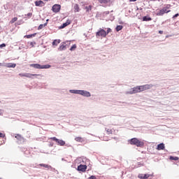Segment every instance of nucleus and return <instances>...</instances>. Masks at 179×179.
<instances>
[{
    "label": "nucleus",
    "mask_w": 179,
    "mask_h": 179,
    "mask_svg": "<svg viewBox=\"0 0 179 179\" xmlns=\"http://www.w3.org/2000/svg\"><path fill=\"white\" fill-rule=\"evenodd\" d=\"M130 2H136V0H129Z\"/></svg>",
    "instance_id": "41"
},
{
    "label": "nucleus",
    "mask_w": 179,
    "mask_h": 179,
    "mask_svg": "<svg viewBox=\"0 0 179 179\" xmlns=\"http://www.w3.org/2000/svg\"><path fill=\"white\" fill-rule=\"evenodd\" d=\"M153 175H150V174H143V173H140L138 174V177L140 179H148L149 178V177L152 176Z\"/></svg>",
    "instance_id": "11"
},
{
    "label": "nucleus",
    "mask_w": 179,
    "mask_h": 179,
    "mask_svg": "<svg viewBox=\"0 0 179 179\" xmlns=\"http://www.w3.org/2000/svg\"><path fill=\"white\" fill-rule=\"evenodd\" d=\"M20 78H29L31 79V76H43L41 74H31L29 73H19Z\"/></svg>",
    "instance_id": "5"
},
{
    "label": "nucleus",
    "mask_w": 179,
    "mask_h": 179,
    "mask_svg": "<svg viewBox=\"0 0 179 179\" xmlns=\"http://www.w3.org/2000/svg\"><path fill=\"white\" fill-rule=\"evenodd\" d=\"M0 138H5V134L0 133Z\"/></svg>",
    "instance_id": "38"
},
{
    "label": "nucleus",
    "mask_w": 179,
    "mask_h": 179,
    "mask_svg": "<svg viewBox=\"0 0 179 179\" xmlns=\"http://www.w3.org/2000/svg\"><path fill=\"white\" fill-rule=\"evenodd\" d=\"M152 20V18L150 17L144 16L143 17V22H150Z\"/></svg>",
    "instance_id": "17"
},
{
    "label": "nucleus",
    "mask_w": 179,
    "mask_h": 179,
    "mask_svg": "<svg viewBox=\"0 0 179 179\" xmlns=\"http://www.w3.org/2000/svg\"><path fill=\"white\" fill-rule=\"evenodd\" d=\"M89 179H96V176H92L89 178Z\"/></svg>",
    "instance_id": "39"
},
{
    "label": "nucleus",
    "mask_w": 179,
    "mask_h": 179,
    "mask_svg": "<svg viewBox=\"0 0 179 179\" xmlns=\"http://www.w3.org/2000/svg\"><path fill=\"white\" fill-rule=\"evenodd\" d=\"M50 139L56 142L59 146H65V141L64 140H59L57 137H51Z\"/></svg>",
    "instance_id": "7"
},
{
    "label": "nucleus",
    "mask_w": 179,
    "mask_h": 179,
    "mask_svg": "<svg viewBox=\"0 0 179 179\" xmlns=\"http://www.w3.org/2000/svg\"><path fill=\"white\" fill-rule=\"evenodd\" d=\"M111 31L112 30L110 28H108L107 31H106V36H107V34H108V33H111Z\"/></svg>",
    "instance_id": "34"
},
{
    "label": "nucleus",
    "mask_w": 179,
    "mask_h": 179,
    "mask_svg": "<svg viewBox=\"0 0 179 179\" xmlns=\"http://www.w3.org/2000/svg\"><path fill=\"white\" fill-rule=\"evenodd\" d=\"M107 36V32L103 29H99V30L96 32V37H103V38Z\"/></svg>",
    "instance_id": "4"
},
{
    "label": "nucleus",
    "mask_w": 179,
    "mask_h": 179,
    "mask_svg": "<svg viewBox=\"0 0 179 179\" xmlns=\"http://www.w3.org/2000/svg\"><path fill=\"white\" fill-rule=\"evenodd\" d=\"M166 146L164 145V143H162L157 145V150H164Z\"/></svg>",
    "instance_id": "13"
},
{
    "label": "nucleus",
    "mask_w": 179,
    "mask_h": 179,
    "mask_svg": "<svg viewBox=\"0 0 179 179\" xmlns=\"http://www.w3.org/2000/svg\"><path fill=\"white\" fill-rule=\"evenodd\" d=\"M87 169V166L86 165H82L78 166V171H83V173H85L86 171V169Z\"/></svg>",
    "instance_id": "12"
},
{
    "label": "nucleus",
    "mask_w": 179,
    "mask_h": 179,
    "mask_svg": "<svg viewBox=\"0 0 179 179\" xmlns=\"http://www.w3.org/2000/svg\"><path fill=\"white\" fill-rule=\"evenodd\" d=\"M59 43H61V40H54V41L52 42V45H58L59 44Z\"/></svg>",
    "instance_id": "22"
},
{
    "label": "nucleus",
    "mask_w": 179,
    "mask_h": 179,
    "mask_svg": "<svg viewBox=\"0 0 179 179\" xmlns=\"http://www.w3.org/2000/svg\"><path fill=\"white\" fill-rule=\"evenodd\" d=\"M44 5H45L44 1H43L41 0L35 1L36 6L43 7V6H44Z\"/></svg>",
    "instance_id": "14"
},
{
    "label": "nucleus",
    "mask_w": 179,
    "mask_h": 179,
    "mask_svg": "<svg viewBox=\"0 0 179 179\" xmlns=\"http://www.w3.org/2000/svg\"><path fill=\"white\" fill-rule=\"evenodd\" d=\"M45 1H48V0H45Z\"/></svg>",
    "instance_id": "44"
},
{
    "label": "nucleus",
    "mask_w": 179,
    "mask_h": 179,
    "mask_svg": "<svg viewBox=\"0 0 179 179\" xmlns=\"http://www.w3.org/2000/svg\"><path fill=\"white\" fill-rule=\"evenodd\" d=\"M3 47H6V45L5 43L0 45V48H3Z\"/></svg>",
    "instance_id": "37"
},
{
    "label": "nucleus",
    "mask_w": 179,
    "mask_h": 179,
    "mask_svg": "<svg viewBox=\"0 0 179 179\" xmlns=\"http://www.w3.org/2000/svg\"><path fill=\"white\" fill-rule=\"evenodd\" d=\"M129 143L130 145H134L135 146H137V148H143L145 146V142L136 138H133L129 141Z\"/></svg>",
    "instance_id": "1"
},
{
    "label": "nucleus",
    "mask_w": 179,
    "mask_h": 179,
    "mask_svg": "<svg viewBox=\"0 0 179 179\" xmlns=\"http://www.w3.org/2000/svg\"><path fill=\"white\" fill-rule=\"evenodd\" d=\"M24 37L27 38H31V37H36V34H30V35H27Z\"/></svg>",
    "instance_id": "28"
},
{
    "label": "nucleus",
    "mask_w": 179,
    "mask_h": 179,
    "mask_svg": "<svg viewBox=\"0 0 179 179\" xmlns=\"http://www.w3.org/2000/svg\"><path fill=\"white\" fill-rule=\"evenodd\" d=\"M73 8H74L75 13L79 12L80 10V8H79V5L78 4H75L73 6Z\"/></svg>",
    "instance_id": "18"
},
{
    "label": "nucleus",
    "mask_w": 179,
    "mask_h": 179,
    "mask_svg": "<svg viewBox=\"0 0 179 179\" xmlns=\"http://www.w3.org/2000/svg\"><path fill=\"white\" fill-rule=\"evenodd\" d=\"M106 132H108V134H113V130L111 129H108L106 130Z\"/></svg>",
    "instance_id": "32"
},
{
    "label": "nucleus",
    "mask_w": 179,
    "mask_h": 179,
    "mask_svg": "<svg viewBox=\"0 0 179 179\" xmlns=\"http://www.w3.org/2000/svg\"><path fill=\"white\" fill-rule=\"evenodd\" d=\"M80 94H81V96H84L85 97H90L91 96L90 92L85 90H80Z\"/></svg>",
    "instance_id": "10"
},
{
    "label": "nucleus",
    "mask_w": 179,
    "mask_h": 179,
    "mask_svg": "<svg viewBox=\"0 0 179 179\" xmlns=\"http://www.w3.org/2000/svg\"><path fill=\"white\" fill-rule=\"evenodd\" d=\"M136 93H141L139 86L133 87L131 91L127 92V94H135Z\"/></svg>",
    "instance_id": "8"
},
{
    "label": "nucleus",
    "mask_w": 179,
    "mask_h": 179,
    "mask_svg": "<svg viewBox=\"0 0 179 179\" xmlns=\"http://www.w3.org/2000/svg\"><path fill=\"white\" fill-rule=\"evenodd\" d=\"M93 8V6L90 5L89 6H85V10L87 13H89V12L92 11V9Z\"/></svg>",
    "instance_id": "16"
},
{
    "label": "nucleus",
    "mask_w": 179,
    "mask_h": 179,
    "mask_svg": "<svg viewBox=\"0 0 179 179\" xmlns=\"http://www.w3.org/2000/svg\"><path fill=\"white\" fill-rule=\"evenodd\" d=\"M170 8H171V4H166L165 7H164L162 9L159 10V12L157 13V16H163L164 13H169L171 12Z\"/></svg>",
    "instance_id": "2"
},
{
    "label": "nucleus",
    "mask_w": 179,
    "mask_h": 179,
    "mask_svg": "<svg viewBox=\"0 0 179 179\" xmlns=\"http://www.w3.org/2000/svg\"><path fill=\"white\" fill-rule=\"evenodd\" d=\"M153 85L152 84H146L144 85H140L138 86L140 88V93L141 92H145V90H149L150 89H152Z\"/></svg>",
    "instance_id": "6"
},
{
    "label": "nucleus",
    "mask_w": 179,
    "mask_h": 179,
    "mask_svg": "<svg viewBox=\"0 0 179 179\" xmlns=\"http://www.w3.org/2000/svg\"><path fill=\"white\" fill-rule=\"evenodd\" d=\"M7 68H16V64L8 63L7 64Z\"/></svg>",
    "instance_id": "21"
},
{
    "label": "nucleus",
    "mask_w": 179,
    "mask_h": 179,
    "mask_svg": "<svg viewBox=\"0 0 179 179\" xmlns=\"http://www.w3.org/2000/svg\"><path fill=\"white\" fill-rule=\"evenodd\" d=\"M27 16L31 17V13H28Z\"/></svg>",
    "instance_id": "43"
},
{
    "label": "nucleus",
    "mask_w": 179,
    "mask_h": 179,
    "mask_svg": "<svg viewBox=\"0 0 179 179\" xmlns=\"http://www.w3.org/2000/svg\"><path fill=\"white\" fill-rule=\"evenodd\" d=\"M29 66H31V68H34L35 69H48L51 68V65H49V64L41 65L38 64H30Z\"/></svg>",
    "instance_id": "3"
},
{
    "label": "nucleus",
    "mask_w": 179,
    "mask_h": 179,
    "mask_svg": "<svg viewBox=\"0 0 179 179\" xmlns=\"http://www.w3.org/2000/svg\"><path fill=\"white\" fill-rule=\"evenodd\" d=\"M38 166L41 167H45V169H51V166L45 164H40Z\"/></svg>",
    "instance_id": "19"
},
{
    "label": "nucleus",
    "mask_w": 179,
    "mask_h": 179,
    "mask_svg": "<svg viewBox=\"0 0 179 179\" xmlns=\"http://www.w3.org/2000/svg\"><path fill=\"white\" fill-rule=\"evenodd\" d=\"M64 24H66V26H69V24H71V21H66Z\"/></svg>",
    "instance_id": "36"
},
{
    "label": "nucleus",
    "mask_w": 179,
    "mask_h": 179,
    "mask_svg": "<svg viewBox=\"0 0 179 179\" xmlns=\"http://www.w3.org/2000/svg\"><path fill=\"white\" fill-rule=\"evenodd\" d=\"M75 141L76 142H80V143H83V142H85V138L82 137H76Z\"/></svg>",
    "instance_id": "15"
},
{
    "label": "nucleus",
    "mask_w": 179,
    "mask_h": 179,
    "mask_svg": "<svg viewBox=\"0 0 179 179\" xmlns=\"http://www.w3.org/2000/svg\"><path fill=\"white\" fill-rule=\"evenodd\" d=\"M178 16H179V14L177 13V14H176L175 15H173L172 18H173V19H176V17H178Z\"/></svg>",
    "instance_id": "35"
},
{
    "label": "nucleus",
    "mask_w": 179,
    "mask_h": 179,
    "mask_svg": "<svg viewBox=\"0 0 179 179\" xmlns=\"http://www.w3.org/2000/svg\"><path fill=\"white\" fill-rule=\"evenodd\" d=\"M15 138H16V139H17L18 141H22V139H23V137H22V135H20V134H17V135L15 136Z\"/></svg>",
    "instance_id": "27"
},
{
    "label": "nucleus",
    "mask_w": 179,
    "mask_h": 179,
    "mask_svg": "<svg viewBox=\"0 0 179 179\" xmlns=\"http://www.w3.org/2000/svg\"><path fill=\"white\" fill-rule=\"evenodd\" d=\"M122 25H117V27H116V31H121V30H122Z\"/></svg>",
    "instance_id": "26"
},
{
    "label": "nucleus",
    "mask_w": 179,
    "mask_h": 179,
    "mask_svg": "<svg viewBox=\"0 0 179 179\" xmlns=\"http://www.w3.org/2000/svg\"><path fill=\"white\" fill-rule=\"evenodd\" d=\"M70 93H73L74 94H80V90H70Z\"/></svg>",
    "instance_id": "23"
},
{
    "label": "nucleus",
    "mask_w": 179,
    "mask_h": 179,
    "mask_svg": "<svg viewBox=\"0 0 179 179\" xmlns=\"http://www.w3.org/2000/svg\"><path fill=\"white\" fill-rule=\"evenodd\" d=\"M66 45H61L59 48H58V50L59 51H64V50H66Z\"/></svg>",
    "instance_id": "20"
},
{
    "label": "nucleus",
    "mask_w": 179,
    "mask_h": 179,
    "mask_svg": "<svg viewBox=\"0 0 179 179\" xmlns=\"http://www.w3.org/2000/svg\"><path fill=\"white\" fill-rule=\"evenodd\" d=\"M74 50H76V44L73 45L70 48V51H73Z\"/></svg>",
    "instance_id": "30"
},
{
    "label": "nucleus",
    "mask_w": 179,
    "mask_h": 179,
    "mask_svg": "<svg viewBox=\"0 0 179 179\" xmlns=\"http://www.w3.org/2000/svg\"><path fill=\"white\" fill-rule=\"evenodd\" d=\"M169 159H170V160H175V161H177V160H178V157H173V156H171L170 157H169Z\"/></svg>",
    "instance_id": "29"
},
{
    "label": "nucleus",
    "mask_w": 179,
    "mask_h": 179,
    "mask_svg": "<svg viewBox=\"0 0 179 179\" xmlns=\"http://www.w3.org/2000/svg\"><path fill=\"white\" fill-rule=\"evenodd\" d=\"M159 34H163V31H159Z\"/></svg>",
    "instance_id": "42"
},
{
    "label": "nucleus",
    "mask_w": 179,
    "mask_h": 179,
    "mask_svg": "<svg viewBox=\"0 0 179 179\" xmlns=\"http://www.w3.org/2000/svg\"><path fill=\"white\" fill-rule=\"evenodd\" d=\"M38 29V30L43 29V24H40Z\"/></svg>",
    "instance_id": "40"
},
{
    "label": "nucleus",
    "mask_w": 179,
    "mask_h": 179,
    "mask_svg": "<svg viewBox=\"0 0 179 179\" xmlns=\"http://www.w3.org/2000/svg\"><path fill=\"white\" fill-rule=\"evenodd\" d=\"M52 10L54 13H58V12H59V10H61V5L59 4H55L52 7Z\"/></svg>",
    "instance_id": "9"
},
{
    "label": "nucleus",
    "mask_w": 179,
    "mask_h": 179,
    "mask_svg": "<svg viewBox=\"0 0 179 179\" xmlns=\"http://www.w3.org/2000/svg\"><path fill=\"white\" fill-rule=\"evenodd\" d=\"M66 24L65 23H64L61 27L60 29H64V27H66Z\"/></svg>",
    "instance_id": "33"
},
{
    "label": "nucleus",
    "mask_w": 179,
    "mask_h": 179,
    "mask_svg": "<svg viewBox=\"0 0 179 179\" xmlns=\"http://www.w3.org/2000/svg\"><path fill=\"white\" fill-rule=\"evenodd\" d=\"M31 47H34V45H36V42H29L28 43Z\"/></svg>",
    "instance_id": "31"
},
{
    "label": "nucleus",
    "mask_w": 179,
    "mask_h": 179,
    "mask_svg": "<svg viewBox=\"0 0 179 179\" xmlns=\"http://www.w3.org/2000/svg\"><path fill=\"white\" fill-rule=\"evenodd\" d=\"M99 3H108L110 2V0H98Z\"/></svg>",
    "instance_id": "24"
},
{
    "label": "nucleus",
    "mask_w": 179,
    "mask_h": 179,
    "mask_svg": "<svg viewBox=\"0 0 179 179\" xmlns=\"http://www.w3.org/2000/svg\"><path fill=\"white\" fill-rule=\"evenodd\" d=\"M15 22H17V17H13V18L10 21V23L11 24H13V23H15Z\"/></svg>",
    "instance_id": "25"
}]
</instances>
